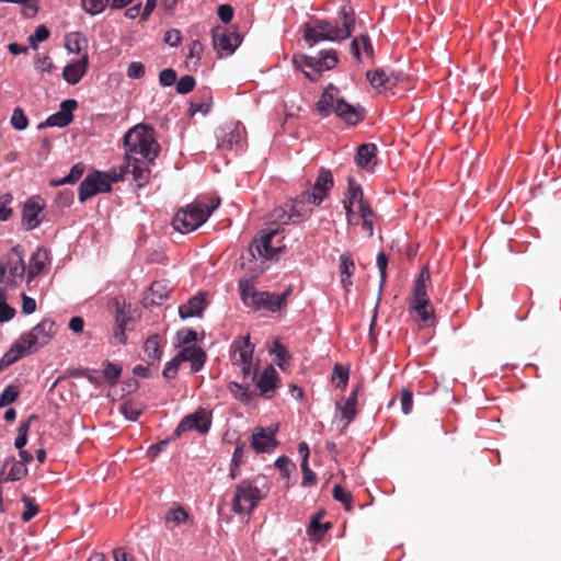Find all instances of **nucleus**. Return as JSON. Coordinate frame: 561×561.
Returning <instances> with one entry per match:
<instances>
[{"mask_svg":"<svg viewBox=\"0 0 561 561\" xmlns=\"http://www.w3.org/2000/svg\"><path fill=\"white\" fill-rule=\"evenodd\" d=\"M23 502L25 504V511L22 513L21 518L23 522H30L38 513V506L34 503V500L28 496H24Z\"/></svg>","mask_w":561,"mask_h":561,"instance_id":"obj_56","label":"nucleus"},{"mask_svg":"<svg viewBox=\"0 0 561 561\" xmlns=\"http://www.w3.org/2000/svg\"><path fill=\"white\" fill-rule=\"evenodd\" d=\"M103 376L105 380L111 385L114 386L117 380L119 379V376L122 374V367L118 364L111 363L110 360H105L103 364Z\"/></svg>","mask_w":561,"mask_h":561,"instance_id":"obj_40","label":"nucleus"},{"mask_svg":"<svg viewBox=\"0 0 561 561\" xmlns=\"http://www.w3.org/2000/svg\"><path fill=\"white\" fill-rule=\"evenodd\" d=\"M181 364L182 360H179V355L176 354L172 360L167 363L162 371L163 377L167 379H174L178 375L179 367Z\"/></svg>","mask_w":561,"mask_h":561,"instance_id":"obj_57","label":"nucleus"},{"mask_svg":"<svg viewBox=\"0 0 561 561\" xmlns=\"http://www.w3.org/2000/svg\"><path fill=\"white\" fill-rule=\"evenodd\" d=\"M144 352L146 355V360L149 365H153L159 362L162 355V350L160 345V339L158 335L149 336L144 345Z\"/></svg>","mask_w":561,"mask_h":561,"instance_id":"obj_28","label":"nucleus"},{"mask_svg":"<svg viewBox=\"0 0 561 561\" xmlns=\"http://www.w3.org/2000/svg\"><path fill=\"white\" fill-rule=\"evenodd\" d=\"M230 392L233 394V397L241 402L248 403L252 396L251 392L247 387H243L239 385L238 382H230L228 386Z\"/></svg>","mask_w":561,"mask_h":561,"instance_id":"obj_48","label":"nucleus"},{"mask_svg":"<svg viewBox=\"0 0 561 561\" xmlns=\"http://www.w3.org/2000/svg\"><path fill=\"white\" fill-rule=\"evenodd\" d=\"M431 276L427 268H423L414 282L410 307L423 325L428 327L434 322V308L428 299L426 288Z\"/></svg>","mask_w":561,"mask_h":561,"instance_id":"obj_6","label":"nucleus"},{"mask_svg":"<svg viewBox=\"0 0 561 561\" xmlns=\"http://www.w3.org/2000/svg\"><path fill=\"white\" fill-rule=\"evenodd\" d=\"M332 496L335 501L342 503L344 505V508L347 512H351L353 510L352 501L353 495L351 492L346 491L344 488H342L340 484H335L332 491Z\"/></svg>","mask_w":561,"mask_h":561,"instance_id":"obj_41","label":"nucleus"},{"mask_svg":"<svg viewBox=\"0 0 561 561\" xmlns=\"http://www.w3.org/2000/svg\"><path fill=\"white\" fill-rule=\"evenodd\" d=\"M108 4L111 0H81L83 10L91 15L102 13Z\"/></svg>","mask_w":561,"mask_h":561,"instance_id":"obj_42","label":"nucleus"},{"mask_svg":"<svg viewBox=\"0 0 561 561\" xmlns=\"http://www.w3.org/2000/svg\"><path fill=\"white\" fill-rule=\"evenodd\" d=\"M275 467L279 470L283 479H289L290 470L296 469L295 465L286 456H280L275 461Z\"/></svg>","mask_w":561,"mask_h":561,"instance_id":"obj_51","label":"nucleus"},{"mask_svg":"<svg viewBox=\"0 0 561 561\" xmlns=\"http://www.w3.org/2000/svg\"><path fill=\"white\" fill-rule=\"evenodd\" d=\"M307 192H302L298 195L294 201L287 203L288 209L293 217V222H299L308 218L312 213V204L311 198H307Z\"/></svg>","mask_w":561,"mask_h":561,"instance_id":"obj_20","label":"nucleus"},{"mask_svg":"<svg viewBox=\"0 0 561 561\" xmlns=\"http://www.w3.org/2000/svg\"><path fill=\"white\" fill-rule=\"evenodd\" d=\"M210 425V414H208L205 410L201 409L183 417L182 421L176 426L174 435L176 437H180L183 433L192 430L205 434L209 431Z\"/></svg>","mask_w":561,"mask_h":561,"instance_id":"obj_12","label":"nucleus"},{"mask_svg":"<svg viewBox=\"0 0 561 561\" xmlns=\"http://www.w3.org/2000/svg\"><path fill=\"white\" fill-rule=\"evenodd\" d=\"M290 293V287H288L283 294L260 291L259 294L254 295V300L251 308H254L255 310L267 309L271 312L279 311L287 306V298Z\"/></svg>","mask_w":561,"mask_h":561,"instance_id":"obj_14","label":"nucleus"},{"mask_svg":"<svg viewBox=\"0 0 561 561\" xmlns=\"http://www.w3.org/2000/svg\"><path fill=\"white\" fill-rule=\"evenodd\" d=\"M122 414L129 421H137L141 414V409L133 401H126L119 405Z\"/></svg>","mask_w":561,"mask_h":561,"instance_id":"obj_47","label":"nucleus"},{"mask_svg":"<svg viewBox=\"0 0 561 561\" xmlns=\"http://www.w3.org/2000/svg\"><path fill=\"white\" fill-rule=\"evenodd\" d=\"M387 265H388V257L383 252H379L377 255V266L380 273V287L383 286L387 278Z\"/></svg>","mask_w":561,"mask_h":561,"instance_id":"obj_62","label":"nucleus"},{"mask_svg":"<svg viewBox=\"0 0 561 561\" xmlns=\"http://www.w3.org/2000/svg\"><path fill=\"white\" fill-rule=\"evenodd\" d=\"M57 329L54 321L49 319L42 320L31 331L21 335V337L10 347L1 358V364L9 366L24 355L36 352L49 343L56 334Z\"/></svg>","mask_w":561,"mask_h":561,"instance_id":"obj_3","label":"nucleus"},{"mask_svg":"<svg viewBox=\"0 0 561 561\" xmlns=\"http://www.w3.org/2000/svg\"><path fill=\"white\" fill-rule=\"evenodd\" d=\"M278 233L277 229H273L267 233L263 234L259 241H254L248 248L247 252L241 255V259L252 260L255 257V252L264 259H273L279 251L280 247H273L272 240Z\"/></svg>","mask_w":561,"mask_h":561,"instance_id":"obj_13","label":"nucleus"},{"mask_svg":"<svg viewBox=\"0 0 561 561\" xmlns=\"http://www.w3.org/2000/svg\"><path fill=\"white\" fill-rule=\"evenodd\" d=\"M88 54H83L80 60L68 64L62 71L65 80L69 84H77L84 76L88 67Z\"/></svg>","mask_w":561,"mask_h":561,"instance_id":"obj_24","label":"nucleus"},{"mask_svg":"<svg viewBox=\"0 0 561 561\" xmlns=\"http://www.w3.org/2000/svg\"><path fill=\"white\" fill-rule=\"evenodd\" d=\"M270 352L275 356L277 366L282 370H285L288 367L289 360L291 358L287 347L278 339H275Z\"/></svg>","mask_w":561,"mask_h":561,"instance_id":"obj_32","label":"nucleus"},{"mask_svg":"<svg viewBox=\"0 0 561 561\" xmlns=\"http://www.w3.org/2000/svg\"><path fill=\"white\" fill-rule=\"evenodd\" d=\"M211 107V96L209 93H207V96L204 98L201 102H192L190 112L192 115L196 113L207 114L210 111Z\"/></svg>","mask_w":561,"mask_h":561,"instance_id":"obj_54","label":"nucleus"},{"mask_svg":"<svg viewBox=\"0 0 561 561\" xmlns=\"http://www.w3.org/2000/svg\"><path fill=\"white\" fill-rule=\"evenodd\" d=\"M47 262V253L41 249L35 251L31 259L30 265L27 268V283H30L34 277H36L45 267Z\"/></svg>","mask_w":561,"mask_h":561,"instance_id":"obj_29","label":"nucleus"},{"mask_svg":"<svg viewBox=\"0 0 561 561\" xmlns=\"http://www.w3.org/2000/svg\"><path fill=\"white\" fill-rule=\"evenodd\" d=\"M334 180L330 170L320 169L318 178L313 184L312 192L307 191V198L312 199L314 206H319L327 197L329 191L333 187Z\"/></svg>","mask_w":561,"mask_h":561,"instance_id":"obj_15","label":"nucleus"},{"mask_svg":"<svg viewBox=\"0 0 561 561\" xmlns=\"http://www.w3.org/2000/svg\"><path fill=\"white\" fill-rule=\"evenodd\" d=\"M128 167L112 168L107 172L95 171L89 174L79 186V199L84 203L99 193L111 191V184L126 180Z\"/></svg>","mask_w":561,"mask_h":561,"instance_id":"obj_5","label":"nucleus"},{"mask_svg":"<svg viewBox=\"0 0 561 561\" xmlns=\"http://www.w3.org/2000/svg\"><path fill=\"white\" fill-rule=\"evenodd\" d=\"M339 62L337 54L334 49L322 50L319 57L294 56L293 64L301 70L310 81H318L321 72L333 69Z\"/></svg>","mask_w":561,"mask_h":561,"instance_id":"obj_7","label":"nucleus"},{"mask_svg":"<svg viewBox=\"0 0 561 561\" xmlns=\"http://www.w3.org/2000/svg\"><path fill=\"white\" fill-rule=\"evenodd\" d=\"M239 33L230 31L225 26H216L213 28V44L215 50L220 57L230 56L241 44Z\"/></svg>","mask_w":561,"mask_h":561,"instance_id":"obj_11","label":"nucleus"},{"mask_svg":"<svg viewBox=\"0 0 561 561\" xmlns=\"http://www.w3.org/2000/svg\"><path fill=\"white\" fill-rule=\"evenodd\" d=\"M11 124L13 128H15L16 130H23L27 127L28 119L21 107H16L13 110L11 116Z\"/></svg>","mask_w":561,"mask_h":561,"instance_id":"obj_50","label":"nucleus"},{"mask_svg":"<svg viewBox=\"0 0 561 561\" xmlns=\"http://www.w3.org/2000/svg\"><path fill=\"white\" fill-rule=\"evenodd\" d=\"M400 401H401L402 412L404 414H409L411 412V410H412V407H413L412 392L410 390H408V389H403L401 391Z\"/></svg>","mask_w":561,"mask_h":561,"instance_id":"obj_63","label":"nucleus"},{"mask_svg":"<svg viewBox=\"0 0 561 561\" xmlns=\"http://www.w3.org/2000/svg\"><path fill=\"white\" fill-rule=\"evenodd\" d=\"M355 25L354 9L350 3H344L339 11V20L333 23L327 20H316L305 23L301 27L302 36L309 47L320 41H343L351 36Z\"/></svg>","mask_w":561,"mask_h":561,"instance_id":"obj_2","label":"nucleus"},{"mask_svg":"<svg viewBox=\"0 0 561 561\" xmlns=\"http://www.w3.org/2000/svg\"><path fill=\"white\" fill-rule=\"evenodd\" d=\"M207 305L205 294H198L192 297L186 304L181 305L179 314L182 319L191 317H201Z\"/></svg>","mask_w":561,"mask_h":561,"instance_id":"obj_25","label":"nucleus"},{"mask_svg":"<svg viewBox=\"0 0 561 561\" xmlns=\"http://www.w3.org/2000/svg\"><path fill=\"white\" fill-rule=\"evenodd\" d=\"M151 295V304L160 305L168 298L167 287L161 282H153L149 288Z\"/></svg>","mask_w":561,"mask_h":561,"instance_id":"obj_45","label":"nucleus"},{"mask_svg":"<svg viewBox=\"0 0 561 561\" xmlns=\"http://www.w3.org/2000/svg\"><path fill=\"white\" fill-rule=\"evenodd\" d=\"M36 419V415H31L27 421L20 423L18 428V436L14 446L22 449L27 444V434L30 431L31 422Z\"/></svg>","mask_w":561,"mask_h":561,"instance_id":"obj_43","label":"nucleus"},{"mask_svg":"<svg viewBox=\"0 0 561 561\" xmlns=\"http://www.w3.org/2000/svg\"><path fill=\"white\" fill-rule=\"evenodd\" d=\"M13 201V196L10 193L0 195V221L8 220L12 215V209L8 207Z\"/></svg>","mask_w":561,"mask_h":561,"instance_id":"obj_52","label":"nucleus"},{"mask_svg":"<svg viewBox=\"0 0 561 561\" xmlns=\"http://www.w3.org/2000/svg\"><path fill=\"white\" fill-rule=\"evenodd\" d=\"M277 382L278 374L272 365H268L256 379V387L260 389L261 396L265 399H272L277 388Z\"/></svg>","mask_w":561,"mask_h":561,"instance_id":"obj_19","label":"nucleus"},{"mask_svg":"<svg viewBox=\"0 0 561 561\" xmlns=\"http://www.w3.org/2000/svg\"><path fill=\"white\" fill-rule=\"evenodd\" d=\"M20 394L19 389L15 386H8L0 394V408L7 407L13 403Z\"/></svg>","mask_w":561,"mask_h":561,"instance_id":"obj_49","label":"nucleus"},{"mask_svg":"<svg viewBox=\"0 0 561 561\" xmlns=\"http://www.w3.org/2000/svg\"><path fill=\"white\" fill-rule=\"evenodd\" d=\"M323 513H317L309 526H308V529H307V533L310 537L311 540H314V541H319L322 539V537L324 536V534L331 528V523L330 522H325V523H321L320 519L322 517Z\"/></svg>","mask_w":561,"mask_h":561,"instance_id":"obj_30","label":"nucleus"},{"mask_svg":"<svg viewBox=\"0 0 561 561\" xmlns=\"http://www.w3.org/2000/svg\"><path fill=\"white\" fill-rule=\"evenodd\" d=\"M176 72L172 68L163 69L159 75V81L163 87H171L176 82Z\"/></svg>","mask_w":561,"mask_h":561,"instance_id":"obj_60","label":"nucleus"},{"mask_svg":"<svg viewBox=\"0 0 561 561\" xmlns=\"http://www.w3.org/2000/svg\"><path fill=\"white\" fill-rule=\"evenodd\" d=\"M276 431L266 432L264 427H256L251 435L250 445L256 453H271L277 446L275 438Z\"/></svg>","mask_w":561,"mask_h":561,"instance_id":"obj_16","label":"nucleus"},{"mask_svg":"<svg viewBox=\"0 0 561 561\" xmlns=\"http://www.w3.org/2000/svg\"><path fill=\"white\" fill-rule=\"evenodd\" d=\"M347 184V193L343 201L351 202L352 204L357 203L358 209H362L363 206H369V204L364 199V193L360 185L353 178H348Z\"/></svg>","mask_w":561,"mask_h":561,"instance_id":"obj_31","label":"nucleus"},{"mask_svg":"<svg viewBox=\"0 0 561 561\" xmlns=\"http://www.w3.org/2000/svg\"><path fill=\"white\" fill-rule=\"evenodd\" d=\"M43 207L44 206L35 198H31L25 203L22 211V219L26 225V230H32L41 224L42 219L39 218V215Z\"/></svg>","mask_w":561,"mask_h":561,"instance_id":"obj_22","label":"nucleus"},{"mask_svg":"<svg viewBox=\"0 0 561 561\" xmlns=\"http://www.w3.org/2000/svg\"><path fill=\"white\" fill-rule=\"evenodd\" d=\"M23 254L22 247L16 244L0 260V284L15 287L23 279L26 271Z\"/></svg>","mask_w":561,"mask_h":561,"instance_id":"obj_8","label":"nucleus"},{"mask_svg":"<svg viewBox=\"0 0 561 561\" xmlns=\"http://www.w3.org/2000/svg\"><path fill=\"white\" fill-rule=\"evenodd\" d=\"M127 75L129 78L139 79L145 76V67L139 61H133L127 69Z\"/></svg>","mask_w":561,"mask_h":561,"instance_id":"obj_64","label":"nucleus"},{"mask_svg":"<svg viewBox=\"0 0 561 561\" xmlns=\"http://www.w3.org/2000/svg\"><path fill=\"white\" fill-rule=\"evenodd\" d=\"M377 146L375 144H363L358 147L356 153V163L358 167L370 170L376 164Z\"/></svg>","mask_w":561,"mask_h":561,"instance_id":"obj_26","label":"nucleus"},{"mask_svg":"<svg viewBox=\"0 0 561 561\" xmlns=\"http://www.w3.org/2000/svg\"><path fill=\"white\" fill-rule=\"evenodd\" d=\"M82 44H85V38L79 32H75L66 36V47L71 53L80 54L82 50Z\"/></svg>","mask_w":561,"mask_h":561,"instance_id":"obj_44","label":"nucleus"},{"mask_svg":"<svg viewBox=\"0 0 561 561\" xmlns=\"http://www.w3.org/2000/svg\"><path fill=\"white\" fill-rule=\"evenodd\" d=\"M360 47L366 55L373 56L374 49L367 34H362L358 37H355L351 43L352 54L358 61H360Z\"/></svg>","mask_w":561,"mask_h":561,"instance_id":"obj_33","label":"nucleus"},{"mask_svg":"<svg viewBox=\"0 0 561 561\" xmlns=\"http://www.w3.org/2000/svg\"><path fill=\"white\" fill-rule=\"evenodd\" d=\"M233 364L253 360L254 345L250 342V335L238 337L232 343Z\"/></svg>","mask_w":561,"mask_h":561,"instance_id":"obj_21","label":"nucleus"},{"mask_svg":"<svg viewBox=\"0 0 561 561\" xmlns=\"http://www.w3.org/2000/svg\"><path fill=\"white\" fill-rule=\"evenodd\" d=\"M401 73L390 72L385 69L368 70L366 78L374 89H391L401 80Z\"/></svg>","mask_w":561,"mask_h":561,"instance_id":"obj_18","label":"nucleus"},{"mask_svg":"<svg viewBox=\"0 0 561 561\" xmlns=\"http://www.w3.org/2000/svg\"><path fill=\"white\" fill-rule=\"evenodd\" d=\"M203 51H204V47H203L202 43L197 39L193 41L190 45L187 60L194 59V64L199 62Z\"/></svg>","mask_w":561,"mask_h":561,"instance_id":"obj_59","label":"nucleus"},{"mask_svg":"<svg viewBox=\"0 0 561 561\" xmlns=\"http://www.w3.org/2000/svg\"><path fill=\"white\" fill-rule=\"evenodd\" d=\"M348 369L344 368L340 364H335L333 368V379H337L336 387L337 388H345L347 386L348 381Z\"/></svg>","mask_w":561,"mask_h":561,"instance_id":"obj_53","label":"nucleus"},{"mask_svg":"<svg viewBox=\"0 0 561 561\" xmlns=\"http://www.w3.org/2000/svg\"><path fill=\"white\" fill-rule=\"evenodd\" d=\"M49 37V30L45 25H38L33 35L30 36V43L33 48L37 47L38 42H44Z\"/></svg>","mask_w":561,"mask_h":561,"instance_id":"obj_58","label":"nucleus"},{"mask_svg":"<svg viewBox=\"0 0 561 561\" xmlns=\"http://www.w3.org/2000/svg\"><path fill=\"white\" fill-rule=\"evenodd\" d=\"M244 449L245 443L238 440L236 443V448L231 458V462L234 465V467H240L244 462Z\"/></svg>","mask_w":561,"mask_h":561,"instance_id":"obj_61","label":"nucleus"},{"mask_svg":"<svg viewBox=\"0 0 561 561\" xmlns=\"http://www.w3.org/2000/svg\"><path fill=\"white\" fill-rule=\"evenodd\" d=\"M358 213L363 220V230L367 233L368 238H371L374 234V224L376 219L375 211L371 209L370 206H363L362 209H358Z\"/></svg>","mask_w":561,"mask_h":561,"instance_id":"obj_38","label":"nucleus"},{"mask_svg":"<svg viewBox=\"0 0 561 561\" xmlns=\"http://www.w3.org/2000/svg\"><path fill=\"white\" fill-rule=\"evenodd\" d=\"M178 355L179 360H182V363L191 362L193 373L199 371L206 359L205 352L196 345L184 347L181 352L178 353Z\"/></svg>","mask_w":561,"mask_h":561,"instance_id":"obj_23","label":"nucleus"},{"mask_svg":"<svg viewBox=\"0 0 561 561\" xmlns=\"http://www.w3.org/2000/svg\"><path fill=\"white\" fill-rule=\"evenodd\" d=\"M336 93L337 89L330 84L316 104L318 114L327 117L331 112H334L336 116L350 125L362 122L365 117V110L360 105H353L344 99H337Z\"/></svg>","mask_w":561,"mask_h":561,"instance_id":"obj_4","label":"nucleus"},{"mask_svg":"<svg viewBox=\"0 0 561 561\" xmlns=\"http://www.w3.org/2000/svg\"><path fill=\"white\" fill-rule=\"evenodd\" d=\"M78 107V102L73 99L65 100L60 104V110L50 115L46 122V126H56V127H66L68 126L72 119V112ZM44 124H41L39 127H43Z\"/></svg>","mask_w":561,"mask_h":561,"instance_id":"obj_17","label":"nucleus"},{"mask_svg":"<svg viewBox=\"0 0 561 561\" xmlns=\"http://www.w3.org/2000/svg\"><path fill=\"white\" fill-rule=\"evenodd\" d=\"M84 172V167L81 163L75 164L67 176L59 179V180H51L50 185L51 186H59L64 184H73L77 181L81 179Z\"/></svg>","mask_w":561,"mask_h":561,"instance_id":"obj_39","label":"nucleus"},{"mask_svg":"<svg viewBox=\"0 0 561 561\" xmlns=\"http://www.w3.org/2000/svg\"><path fill=\"white\" fill-rule=\"evenodd\" d=\"M209 217V209L205 204L195 203L180 209L173 220V228L181 233L194 231L201 227Z\"/></svg>","mask_w":561,"mask_h":561,"instance_id":"obj_10","label":"nucleus"},{"mask_svg":"<svg viewBox=\"0 0 561 561\" xmlns=\"http://www.w3.org/2000/svg\"><path fill=\"white\" fill-rule=\"evenodd\" d=\"M9 463H11V468L4 481H19L27 474V468L22 461H16L12 457L4 462L3 467H7Z\"/></svg>","mask_w":561,"mask_h":561,"instance_id":"obj_37","label":"nucleus"},{"mask_svg":"<svg viewBox=\"0 0 561 561\" xmlns=\"http://www.w3.org/2000/svg\"><path fill=\"white\" fill-rule=\"evenodd\" d=\"M261 491L250 480H242L236 485L231 501L232 511L238 514H252L262 500Z\"/></svg>","mask_w":561,"mask_h":561,"instance_id":"obj_9","label":"nucleus"},{"mask_svg":"<svg viewBox=\"0 0 561 561\" xmlns=\"http://www.w3.org/2000/svg\"><path fill=\"white\" fill-rule=\"evenodd\" d=\"M240 298L247 307H252L254 295L260 291L255 290L252 282L248 278H241L238 282Z\"/></svg>","mask_w":561,"mask_h":561,"instance_id":"obj_36","label":"nucleus"},{"mask_svg":"<svg viewBox=\"0 0 561 561\" xmlns=\"http://www.w3.org/2000/svg\"><path fill=\"white\" fill-rule=\"evenodd\" d=\"M271 218L274 222H277L279 225H287L289 222H293V217L288 209L287 203L284 206L275 208L271 214Z\"/></svg>","mask_w":561,"mask_h":561,"instance_id":"obj_46","label":"nucleus"},{"mask_svg":"<svg viewBox=\"0 0 561 561\" xmlns=\"http://www.w3.org/2000/svg\"><path fill=\"white\" fill-rule=\"evenodd\" d=\"M362 389V385H357L350 397L345 400V402L341 405L337 404V408L341 411L342 417L345 420V426L352 423L357 414L356 404H357V396L359 390Z\"/></svg>","mask_w":561,"mask_h":561,"instance_id":"obj_27","label":"nucleus"},{"mask_svg":"<svg viewBox=\"0 0 561 561\" xmlns=\"http://www.w3.org/2000/svg\"><path fill=\"white\" fill-rule=\"evenodd\" d=\"M355 268L354 261L348 253L340 255L341 282L344 287L352 285L351 277Z\"/></svg>","mask_w":561,"mask_h":561,"instance_id":"obj_35","label":"nucleus"},{"mask_svg":"<svg viewBox=\"0 0 561 561\" xmlns=\"http://www.w3.org/2000/svg\"><path fill=\"white\" fill-rule=\"evenodd\" d=\"M190 518L188 513L184 510L183 506L178 505L174 508H171L165 515L164 522L165 527L168 529H173L175 526L185 523Z\"/></svg>","mask_w":561,"mask_h":561,"instance_id":"obj_34","label":"nucleus"},{"mask_svg":"<svg viewBox=\"0 0 561 561\" xmlns=\"http://www.w3.org/2000/svg\"><path fill=\"white\" fill-rule=\"evenodd\" d=\"M176 83V92L180 94H186L191 92L195 87V79L194 77L187 75L182 77Z\"/></svg>","mask_w":561,"mask_h":561,"instance_id":"obj_55","label":"nucleus"},{"mask_svg":"<svg viewBox=\"0 0 561 561\" xmlns=\"http://www.w3.org/2000/svg\"><path fill=\"white\" fill-rule=\"evenodd\" d=\"M125 163L128 174L131 173L137 187H142L149 181L148 163L159 154L160 146L154 137V129L145 124L130 128L124 136Z\"/></svg>","mask_w":561,"mask_h":561,"instance_id":"obj_1","label":"nucleus"}]
</instances>
